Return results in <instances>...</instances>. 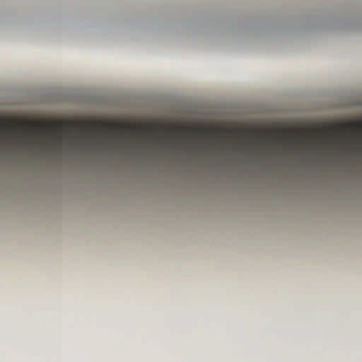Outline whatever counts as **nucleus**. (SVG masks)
I'll return each instance as SVG.
<instances>
[{
  "instance_id": "obj_1",
  "label": "nucleus",
  "mask_w": 362,
  "mask_h": 362,
  "mask_svg": "<svg viewBox=\"0 0 362 362\" xmlns=\"http://www.w3.org/2000/svg\"><path fill=\"white\" fill-rule=\"evenodd\" d=\"M102 130L105 134H135L141 131L136 126L112 123L92 124L80 122H52L43 124H31L26 133L43 135L47 131H80L81 132H94Z\"/></svg>"
},
{
  "instance_id": "obj_2",
  "label": "nucleus",
  "mask_w": 362,
  "mask_h": 362,
  "mask_svg": "<svg viewBox=\"0 0 362 362\" xmlns=\"http://www.w3.org/2000/svg\"><path fill=\"white\" fill-rule=\"evenodd\" d=\"M359 128L362 129V121L358 122H351L349 124H340L338 125H334L330 127V130L334 132H344L348 129H351V130H357Z\"/></svg>"
},
{
  "instance_id": "obj_3",
  "label": "nucleus",
  "mask_w": 362,
  "mask_h": 362,
  "mask_svg": "<svg viewBox=\"0 0 362 362\" xmlns=\"http://www.w3.org/2000/svg\"><path fill=\"white\" fill-rule=\"evenodd\" d=\"M8 128L6 125L0 124V132L2 130H6Z\"/></svg>"
},
{
  "instance_id": "obj_4",
  "label": "nucleus",
  "mask_w": 362,
  "mask_h": 362,
  "mask_svg": "<svg viewBox=\"0 0 362 362\" xmlns=\"http://www.w3.org/2000/svg\"><path fill=\"white\" fill-rule=\"evenodd\" d=\"M146 130H147L148 132H154V133H156V131H155L154 129H153L151 127L148 128Z\"/></svg>"
},
{
  "instance_id": "obj_5",
  "label": "nucleus",
  "mask_w": 362,
  "mask_h": 362,
  "mask_svg": "<svg viewBox=\"0 0 362 362\" xmlns=\"http://www.w3.org/2000/svg\"><path fill=\"white\" fill-rule=\"evenodd\" d=\"M202 132V129H195L194 130L195 133H198V132Z\"/></svg>"
}]
</instances>
